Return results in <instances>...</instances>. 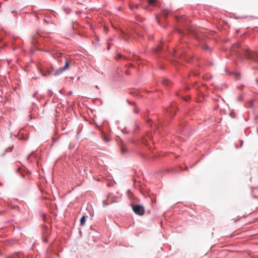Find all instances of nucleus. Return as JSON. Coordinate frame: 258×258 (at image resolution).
<instances>
[{"instance_id": "obj_21", "label": "nucleus", "mask_w": 258, "mask_h": 258, "mask_svg": "<svg viewBox=\"0 0 258 258\" xmlns=\"http://www.w3.org/2000/svg\"><path fill=\"white\" fill-rule=\"evenodd\" d=\"M5 213V211H0V215H4Z\"/></svg>"}, {"instance_id": "obj_10", "label": "nucleus", "mask_w": 258, "mask_h": 258, "mask_svg": "<svg viewBox=\"0 0 258 258\" xmlns=\"http://www.w3.org/2000/svg\"><path fill=\"white\" fill-rule=\"evenodd\" d=\"M86 216L85 215L83 216L80 219V225L81 226H84L86 221Z\"/></svg>"}, {"instance_id": "obj_25", "label": "nucleus", "mask_w": 258, "mask_h": 258, "mask_svg": "<svg viewBox=\"0 0 258 258\" xmlns=\"http://www.w3.org/2000/svg\"><path fill=\"white\" fill-rule=\"evenodd\" d=\"M177 21H181V19H180L177 18Z\"/></svg>"}, {"instance_id": "obj_16", "label": "nucleus", "mask_w": 258, "mask_h": 258, "mask_svg": "<svg viewBox=\"0 0 258 258\" xmlns=\"http://www.w3.org/2000/svg\"><path fill=\"white\" fill-rule=\"evenodd\" d=\"M103 140L106 142H108V141H110V139L109 138L106 137V136H104L103 137Z\"/></svg>"}, {"instance_id": "obj_6", "label": "nucleus", "mask_w": 258, "mask_h": 258, "mask_svg": "<svg viewBox=\"0 0 258 258\" xmlns=\"http://www.w3.org/2000/svg\"><path fill=\"white\" fill-rule=\"evenodd\" d=\"M176 108V104L175 103H173L171 104L170 108L168 109L167 111L169 112L170 114H173V115H174L175 113Z\"/></svg>"}, {"instance_id": "obj_3", "label": "nucleus", "mask_w": 258, "mask_h": 258, "mask_svg": "<svg viewBox=\"0 0 258 258\" xmlns=\"http://www.w3.org/2000/svg\"><path fill=\"white\" fill-rule=\"evenodd\" d=\"M40 71L43 76H46L52 74V67H51L50 68H47L46 67H43L41 69H40Z\"/></svg>"}, {"instance_id": "obj_19", "label": "nucleus", "mask_w": 258, "mask_h": 258, "mask_svg": "<svg viewBox=\"0 0 258 258\" xmlns=\"http://www.w3.org/2000/svg\"><path fill=\"white\" fill-rule=\"evenodd\" d=\"M159 50H160V46H158V48H156L155 49V51L156 52H158L159 51Z\"/></svg>"}, {"instance_id": "obj_15", "label": "nucleus", "mask_w": 258, "mask_h": 258, "mask_svg": "<svg viewBox=\"0 0 258 258\" xmlns=\"http://www.w3.org/2000/svg\"><path fill=\"white\" fill-rule=\"evenodd\" d=\"M116 57H117V59H120V58H123L124 59H126V57H124L123 55H122L120 53L117 54Z\"/></svg>"}, {"instance_id": "obj_23", "label": "nucleus", "mask_w": 258, "mask_h": 258, "mask_svg": "<svg viewBox=\"0 0 258 258\" xmlns=\"http://www.w3.org/2000/svg\"><path fill=\"white\" fill-rule=\"evenodd\" d=\"M236 79H239V75L236 76Z\"/></svg>"}, {"instance_id": "obj_5", "label": "nucleus", "mask_w": 258, "mask_h": 258, "mask_svg": "<svg viewBox=\"0 0 258 258\" xmlns=\"http://www.w3.org/2000/svg\"><path fill=\"white\" fill-rule=\"evenodd\" d=\"M131 35V34L130 32H124L122 31L121 32L120 37L123 38L125 41L128 42L129 41V37Z\"/></svg>"}, {"instance_id": "obj_7", "label": "nucleus", "mask_w": 258, "mask_h": 258, "mask_svg": "<svg viewBox=\"0 0 258 258\" xmlns=\"http://www.w3.org/2000/svg\"><path fill=\"white\" fill-rule=\"evenodd\" d=\"M161 83L164 86H170L171 83L166 78H164L162 79Z\"/></svg>"}, {"instance_id": "obj_24", "label": "nucleus", "mask_w": 258, "mask_h": 258, "mask_svg": "<svg viewBox=\"0 0 258 258\" xmlns=\"http://www.w3.org/2000/svg\"><path fill=\"white\" fill-rule=\"evenodd\" d=\"M205 49H209V47L208 46H205Z\"/></svg>"}, {"instance_id": "obj_27", "label": "nucleus", "mask_w": 258, "mask_h": 258, "mask_svg": "<svg viewBox=\"0 0 258 258\" xmlns=\"http://www.w3.org/2000/svg\"><path fill=\"white\" fill-rule=\"evenodd\" d=\"M125 73H126V74L127 75H128V74H129L128 72H127V71H126V72H125Z\"/></svg>"}, {"instance_id": "obj_4", "label": "nucleus", "mask_w": 258, "mask_h": 258, "mask_svg": "<svg viewBox=\"0 0 258 258\" xmlns=\"http://www.w3.org/2000/svg\"><path fill=\"white\" fill-rule=\"evenodd\" d=\"M108 202L110 203H113L114 202H117V200L115 199H113L111 194H109L108 195L107 199L103 201V204L104 206H107L108 205Z\"/></svg>"}, {"instance_id": "obj_17", "label": "nucleus", "mask_w": 258, "mask_h": 258, "mask_svg": "<svg viewBox=\"0 0 258 258\" xmlns=\"http://www.w3.org/2000/svg\"><path fill=\"white\" fill-rule=\"evenodd\" d=\"M6 258H16V254H12L11 255L7 256Z\"/></svg>"}, {"instance_id": "obj_9", "label": "nucleus", "mask_w": 258, "mask_h": 258, "mask_svg": "<svg viewBox=\"0 0 258 258\" xmlns=\"http://www.w3.org/2000/svg\"><path fill=\"white\" fill-rule=\"evenodd\" d=\"M120 151L122 154H125L127 152L128 150L125 145H122L120 147Z\"/></svg>"}, {"instance_id": "obj_2", "label": "nucleus", "mask_w": 258, "mask_h": 258, "mask_svg": "<svg viewBox=\"0 0 258 258\" xmlns=\"http://www.w3.org/2000/svg\"><path fill=\"white\" fill-rule=\"evenodd\" d=\"M132 209L134 212L137 215L142 216L144 214L145 209L144 207L140 205H133Z\"/></svg>"}, {"instance_id": "obj_14", "label": "nucleus", "mask_w": 258, "mask_h": 258, "mask_svg": "<svg viewBox=\"0 0 258 258\" xmlns=\"http://www.w3.org/2000/svg\"><path fill=\"white\" fill-rule=\"evenodd\" d=\"M149 4L151 6H154L155 3L156 2V0H148Z\"/></svg>"}, {"instance_id": "obj_1", "label": "nucleus", "mask_w": 258, "mask_h": 258, "mask_svg": "<svg viewBox=\"0 0 258 258\" xmlns=\"http://www.w3.org/2000/svg\"><path fill=\"white\" fill-rule=\"evenodd\" d=\"M231 52L238 56H245L247 58L258 61V52L250 51L248 49L243 48L239 43H234L231 48Z\"/></svg>"}, {"instance_id": "obj_26", "label": "nucleus", "mask_w": 258, "mask_h": 258, "mask_svg": "<svg viewBox=\"0 0 258 258\" xmlns=\"http://www.w3.org/2000/svg\"><path fill=\"white\" fill-rule=\"evenodd\" d=\"M144 9L148 10V7H145Z\"/></svg>"}, {"instance_id": "obj_22", "label": "nucleus", "mask_w": 258, "mask_h": 258, "mask_svg": "<svg viewBox=\"0 0 258 258\" xmlns=\"http://www.w3.org/2000/svg\"><path fill=\"white\" fill-rule=\"evenodd\" d=\"M134 8H135L136 9H138L139 8V5L138 4L134 5Z\"/></svg>"}, {"instance_id": "obj_12", "label": "nucleus", "mask_w": 258, "mask_h": 258, "mask_svg": "<svg viewBox=\"0 0 258 258\" xmlns=\"http://www.w3.org/2000/svg\"><path fill=\"white\" fill-rule=\"evenodd\" d=\"M61 53L58 52L53 53L52 55L54 58H58L61 56Z\"/></svg>"}, {"instance_id": "obj_28", "label": "nucleus", "mask_w": 258, "mask_h": 258, "mask_svg": "<svg viewBox=\"0 0 258 258\" xmlns=\"http://www.w3.org/2000/svg\"><path fill=\"white\" fill-rule=\"evenodd\" d=\"M132 66V64H130V67H131Z\"/></svg>"}, {"instance_id": "obj_18", "label": "nucleus", "mask_w": 258, "mask_h": 258, "mask_svg": "<svg viewBox=\"0 0 258 258\" xmlns=\"http://www.w3.org/2000/svg\"><path fill=\"white\" fill-rule=\"evenodd\" d=\"M129 7H130V9L132 10L133 9V8H134V5L132 3H130L129 4Z\"/></svg>"}, {"instance_id": "obj_13", "label": "nucleus", "mask_w": 258, "mask_h": 258, "mask_svg": "<svg viewBox=\"0 0 258 258\" xmlns=\"http://www.w3.org/2000/svg\"><path fill=\"white\" fill-rule=\"evenodd\" d=\"M64 71L63 70H62V68H59L58 69H57L55 72V74H54V75H60V74H61Z\"/></svg>"}, {"instance_id": "obj_20", "label": "nucleus", "mask_w": 258, "mask_h": 258, "mask_svg": "<svg viewBox=\"0 0 258 258\" xmlns=\"http://www.w3.org/2000/svg\"><path fill=\"white\" fill-rule=\"evenodd\" d=\"M230 115L232 117H235V114L233 112H231L230 113Z\"/></svg>"}, {"instance_id": "obj_8", "label": "nucleus", "mask_w": 258, "mask_h": 258, "mask_svg": "<svg viewBox=\"0 0 258 258\" xmlns=\"http://www.w3.org/2000/svg\"><path fill=\"white\" fill-rule=\"evenodd\" d=\"M65 59V65L63 67H62V70L64 71L68 70L69 68L70 67V62L68 60H67V58L64 57Z\"/></svg>"}, {"instance_id": "obj_11", "label": "nucleus", "mask_w": 258, "mask_h": 258, "mask_svg": "<svg viewBox=\"0 0 258 258\" xmlns=\"http://www.w3.org/2000/svg\"><path fill=\"white\" fill-rule=\"evenodd\" d=\"M169 14V11L167 10H163L162 12V15L163 16L165 17L166 19L167 17V16Z\"/></svg>"}]
</instances>
